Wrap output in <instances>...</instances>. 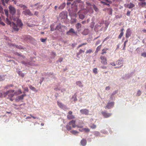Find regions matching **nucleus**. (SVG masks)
Masks as SVG:
<instances>
[{"label": "nucleus", "mask_w": 146, "mask_h": 146, "mask_svg": "<svg viewBox=\"0 0 146 146\" xmlns=\"http://www.w3.org/2000/svg\"><path fill=\"white\" fill-rule=\"evenodd\" d=\"M17 23L18 26L20 27L22 26L23 25L22 23L20 21H17Z\"/></svg>", "instance_id": "nucleus-33"}, {"label": "nucleus", "mask_w": 146, "mask_h": 146, "mask_svg": "<svg viewBox=\"0 0 146 146\" xmlns=\"http://www.w3.org/2000/svg\"><path fill=\"white\" fill-rule=\"evenodd\" d=\"M123 32H121L118 38H121L123 36Z\"/></svg>", "instance_id": "nucleus-48"}, {"label": "nucleus", "mask_w": 146, "mask_h": 146, "mask_svg": "<svg viewBox=\"0 0 146 146\" xmlns=\"http://www.w3.org/2000/svg\"><path fill=\"white\" fill-rule=\"evenodd\" d=\"M20 7L21 8H23V10H25L27 8V7L25 5L21 4L19 5Z\"/></svg>", "instance_id": "nucleus-38"}, {"label": "nucleus", "mask_w": 146, "mask_h": 146, "mask_svg": "<svg viewBox=\"0 0 146 146\" xmlns=\"http://www.w3.org/2000/svg\"><path fill=\"white\" fill-rule=\"evenodd\" d=\"M42 6L43 5H40V2L31 5V7H35V9L37 10L41 9L42 7Z\"/></svg>", "instance_id": "nucleus-3"}, {"label": "nucleus", "mask_w": 146, "mask_h": 146, "mask_svg": "<svg viewBox=\"0 0 146 146\" xmlns=\"http://www.w3.org/2000/svg\"><path fill=\"white\" fill-rule=\"evenodd\" d=\"M9 9L10 14L13 15H14L16 12L15 8L12 6L10 5L9 7Z\"/></svg>", "instance_id": "nucleus-4"}, {"label": "nucleus", "mask_w": 146, "mask_h": 146, "mask_svg": "<svg viewBox=\"0 0 146 146\" xmlns=\"http://www.w3.org/2000/svg\"><path fill=\"white\" fill-rule=\"evenodd\" d=\"M102 114L105 118H108L110 117L111 115V113L106 112L104 111H102Z\"/></svg>", "instance_id": "nucleus-9"}, {"label": "nucleus", "mask_w": 146, "mask_h": 146, "mask_svg": "<svg viewBox=\"0 0 146 146\" xmlns=\"http://www.w3.org/2000/svg\"><path fill=\"white\" fill-rule=\"evenodd\" d=\"M110 88L109 86H107L106 88H105V90H110Z\"/></svg>", "instance_id": "nucleus-61"}, {"label": "nucleus", "mask_w": 146, "mask_h": 146, "mask_svg": "<svg viewBox=\"0 0 146 146\" xmlns=\"http://www.w3.org/2000/svg\"><path fill=\"white\" fill-rule=\"evenodd\" d=\"M63 60V58H59L58 60H57V62H61Z\"/></svg>", "instance_id": "nucleus-45"}, {"label": "nucleus", "mask_w": 146, "mask_h": 146, "mask_svg": "<svg viewBox=\"0 0 146 146\" xmlns=\"http://www.w3.org/2000/svg\"><path fill=\"white\" fill-rule=\"evenodd\" d=\"M92 52V50L91 49H89L87 50L86 53V54H90Z\"/></svg>", "instance_id": "nucleus-44"}, {"label": "nucleus", "mask_w": 146, "mask_h": 146, "mask_svg": "<svg viewBox=\"0 0 146 146\" xmlns=\"http://www.w3.org/2000/svg\"><path fill=\"white\" fill-rule=\"evenodd\" d=\"M59 16L61 19H67V13L66 11H62L60 13Z\"/></svg>", "instance_id": "nucleus-2"}, {"label": "nucleus", "mask_w": 146, "mask_h": 146, "mask_svg": "<svg viewBox=\"0 0 146 146\" xmlns=\"http://www.w3.org/2000/svg\"><path fill=\"white\" fill-rule=\"evenodd\" d=\"M71 33L74 34H75L76 33L74 30L73 28H71L66 33L68 35H71Z\"/></svg>", "instance_id": "nucleus-15"}, {"label": "nucleus", "mask_w": 146, "mask_h": 146, "mask_svg": "<svg viewBox=\"0 0 146 146\" xmlns=\"http://www.w3.org/2000/svg\"><path fill=\"white\" fill-rule=\"evenodd\" d=\"M89 33V30L88 29H85L82 33L83 35H87Z\"/></svg>", "instance_id": "nucleus-16"}, {"label": "nucleus", "mask_w": 146, "mask_h": 146, "mask_svg": "<svg viewBox=\"0 0 146 146\" xmlns=\"http://www.w3.org/2000/svg\"><path fill=\"white\" fill-rule=\"evenodd\" d=\"M79 18L80 19L82 20L84 18L85 16L83 14H80L79 15Z\"/></svg>", "instance_id": "nucleus-32"}, {"label": "nucleus", "mask_w": 146, "mask_h": 146, "mask_svg": "<svg viewBox=\"0 0 146 146\" xmlns=\"http://www.w3.org/2000/svg\"><path fill=\"white\" fill-rule=\"evenodd\" d=\"M67 118L69 119H74V116L73 115H67Z\"/></svg>", "instance_id": "nucleus-26"}, {"label": "nucleus", "mask_w": 146, "mask_h": 146, "mask_svg": "<svg viewBox=\"0 0 146 146\" xmlns=\"http://www.w3.org/2000/svg\"><path fill=\"white\" fill-rule=\"evenodd\" d=\"M131 31L130 29H128L126 30L125 34V37L126 38H128L131 36Z\"/></svg>", "instance_id": "nucleus-12"}, {"label": "nucleus", "mask_w": 146, "mask_h": 146, "mask_svg": "<svg viewBox=\"0 0 146 146\" xmlns=\"http://www.w3.org/2000/svg\"><path fill=\"white\" fill-rule=\"evenodd\" d=\"M5 79L4 77L3 76L0 75V80L2 81L4 80Z\"/></svg>", "instance_id": "nucleus-49"}, {"label": "nucleus", "mask_w": 146, "mask_h": 146, "mask_svg": "<svg viewBox=\"0 0 146 146\" xmlns=\"http://www.w3.org/2000/svg\"><path fill=\"white\" fill-rule=\"evenodd\" d=\"M109 14H111L112 13V10L111 9H109Z\"/></svg>", "instance_id": "nucleus-64"}, {"label": "nucleus", "mask_w": 146, "mask_h": 146, "mask_svg": "<svg viewBox=\"0 0 146 146\" xmlns=\"http://www.w3.org/2000/svg\"><path fill=\"white\" fill-rule=\"evenodd\" d=\"M66 128L68 131L71 130L72 129V128L71 126V125H69L68 123L66 125Z\"/></svg>", "instance_id": "nucleus-24"}, {"label": "nucleus", "mask_w": 146, "mask_h": 146, "mask_svg": "<svg viewBox=\"0 0 146 146\" xmlns=\"http://www.w3.org/2000/svg\"><path fill=\"white\" fill-rule=\"evenodd\" d=\"M128 41V39H126V40H125V41L124 42V44H123V45H124V46H126V43Z\"/></svg>", "instance_id": "nucleus-60"}, {"label": "nucleus", "mask_w": 146, "mask_h": 146, "mask_svg": "<svg viewBox=\"0 0 146 146\" xmlns=\"http://www.w3.org/2000/svg\"><path fill=\"white\" fill-rule=\"evenodd\" d=\"M134 6V5L133 4L131 3H130L129 4H127V5L126 7L127 8L129 9H130L133 7Z\"/></svg>", "instance_id": "nucleus-23"}, {"label": "nucleus", "mask_w": 146, "mask_h": 146, "mask_svg": "<svg viewBox=\"0 0 146 146\" xmlns=\"http://www.w3.org/2000/svg\"><path fill=\"white\" fill-rule=\"evenodd\" d=\"M71 5L72 11L74 12H77L78 11L77 6L74 4H72Z\"/></svg>", "instance_id": "nucleus-13"}, {"label": "nucleus", "mask_w": 146, "mask_h": 146, "mask_svg": "<svg viewBox=\"0 0 146 146\" xmlns=\"http://www.w3.org/2000/svg\"><path fill=\"white\" fill-rule=\"evenodd\" d=\"M17 92H18V93L17 94H19L22 93V92H21V89H19L18 90V91Z\"/></svg>", "instance_id": "nucleus-54"}, {"label": "nucleus", "mask_w": 146, "mask_h": 146, "mask_svg": "<svg viewBox=\"0 0 146 146\" xmlns=\"http://www.w3.org/2000/svg\"><path fill=\"white\" fill-rule=\"evenodd\" d=\"M9 95H8V96L11 97H13L14 95V94L13 93H9Z\"/></svg>", "instance_id": "nucleus-56"}, {"label": "nucleus", "mask_w": 146, "mask_h": 146, "mask_svg": "<svg viewBox=\"0 0 146 146\" xmlns=\"http://www.w3.org/2000/svg\"><path fill=\"white\" fill-rule=\"evenodd\" d=\"M76 28L77 30H79L82 27V25L80 23H78L75 25Z\"/></svg>", "instance_id": "nucleus-22"}, {"label": "nucleus", "mask_w": 146, "mask_h": 146, "mask_svg": "<svg viewBox=\"0 0 146 146\" xmlns=\"http://www.w3.org/2000/svg\"><path fill=\"white\" fill-rule=\"evenodd\" d=\"M15 91L13 90H10L9 91H8L6 92H4V96L5 97H6L7 95H9V93H13Z\"/></svg>", "instance_id": "nucleus-14"}, {"label": "nucleus", "mask_w": 146, "mask_h": 146, "mask_svg": "<svg viewBox=\"0 0 146 146\" xmlns=\"http://www.w3.org/2000/svg\"><path fill=\"white\" fill-rule=\"evenodd\" d=\"M84 52V50H82V49H80L79 50L78 52L76 54L77 57L79 58V56L82 53H83Z\"/></svg>", "instance_id": "nucleus-19"}, {"label": "nucleus", "mask_w": 146, "mask_h": 146, "mask_svg": "<svg viewBox=\"0 0 146 146\" xmlns=\"http://www.w3.org/2000/svg\"><path fill=\"white\" fill-rule=\"evenodd\" d=\"M77 20L75 19H72L71 20V22L72 23H76Z\"/></svg>", "instance_id": "nucleus-41"}, {"label": "nucleus", "mask_w": 146, "mask_h": 146, "mask_svg": "<svg viewBox=\"0 0 146 146\" xmlns=\"http://www.w3.org/2000/svg\"><path fill=\"white\" fill-rule=\"evenodd\" d=\"M130 13H131L130 11H127V13H126L127 15V16H129L130 15Z\"/></svg>", "instance_id": "nucleus-59"}, {"label": "nucleus", "mask_w": 146, "mask_h": 146, "mask_svg": "<svg viewBox=\"0 0 146 146\" xmlns=\"http://www.w3.org/2000/svg\"><path fill=\"white\" fill-rule=\"evenodd\" d=\"M100 3H101L103 4L104 5H105V4H106L107 3L105 1H101Z\"/></svg>", "instance_id": "nucleus-62"}, {"label": "nucleus", "mask_w": 146, "mask_h": 146, "mask_svg": "<svg viewBox=\"0 0 146 146\" xmlns=\"http://www.w3.org/2000/svg\"><path fill=\"white\" fill-rule=\"evenodd\" d=\"M141 94V92L140 90H139L137 93V96H139Z\"/></svg>", "instance_id": "nucleus-51"}, {"label": "nucleus", "mask_w": 146, "mask_h": 146, "mask_svg": "<svg viewBox=\"0 0 146 146\" xmlns=\"http://www.w3.org/2000/svg\"><path fill=\"white\" fill-rule=\"evenodd\" d=\"M105 1L106 2V3H112V2L111 1L108 0H105Z\"/></svg>", "instance_id": "nucleus-58"}, {"label": "nucleus", "mask_w": 146, "mask_h": 146, "mask_svg": "<svg viewBox=\"0 0 146 146\" xmlns=\"http://www.w3.org/2000/svg\"><path fill=\"white\" fill-rule=\"evenodd\" d=\"M23 13L25 15H28L29 16H32L33 14L29 9H26L23 12Z\"/></svg>", "instance_id": "nucleus-11"}, {"label": "nucleus", "mask_w": 146, "mask_h": 146, "mask_svg": "<svg viewBox=\"0 0 146 146\" xmlns=\"http://www.w3.org/2000/svg\"><path fill=\"white\" fill-rule=\"evenodd\" d=\"M0 13H3V9L2 6L0 5Z\"/></svg>", "instance_id": "nucleus-47"}, {"label": "nucleus", "mask_w": 146, "mask_h": 146, "mask_svg": "<svg viewBox=\"0 0 146 146\" xmlns=\"http://www.w3.org/2000/svg\"><path fill=\"white\" fill-rule=\"evenodd\" d=\"M38 12L37 11H35V12L34 15H36L38 16Z\"/></svg>", "instance_id": "nucleus-63"}, {"label": "nucleus", "mask_w": 146, "mask_h": 146, "mask_svg": "<svg viewBox=\"0 0 146 146\" xmlns=\"http://www.w3.org/2000/svg\"><path fill=\"white\" fill-rule=\"evenodd\" d=\"M46 38L44 39V38H41L40 40L42 42H44L46 40Z\"/></svg>", "instance_id": "nucleus-57"}, {"label": "nucleus", "mask_w": 146, "mask_h": 146, "mask_svg": "<svg viewBox=\"0 0 146 146\" xmlns=\"http://www.w3.org/2000/svg\"><path fill=\"white\" fill-rule=\"evenodd\" d=\"M5 22L8 25H11V22L7 18L6 19Z\"/></svg>", "instance_id": "nucleus-35"}, {"label": "nucleus", "mask_w": 146, "mask_h": 146, "mask_svg": "<svg viewBox=\"0 0 146 146\" xmlns=\"http://www.w3.org/2000/svg\"><path fill=\"white\" fill-rule=\"evenodd\" d=\"M108 49V48L103 49L102 50V52L101 54L102 55H103L104 54L106 53V51Z\"/></svg>", "instance_id": "nucleus-31"}, {"label": "nucleus", "mask_w": 146, "mask_h": 146, "mask_svg": "<svg viewBox=\"0 0 146 146\" xmlns=\"http://www.w3.org/2000/svg\"><path fill=\"white\" fill-rule=\"evenodd\" d=\"M50 31H53L56 30L55 28L54 27V25H51L50 26Z\"/></svg>", "instance_id": "nucleus-34"}, {"label": "nucleus", "mask_w": 146, "mask_h": 146, "mask_svg": "<svg viewBox=\"0 0 146 146\" xmlns=\"http://www.w3.org/2000/svg\"><path fill=\"white\" fill-rule=\"evenodd\" d=\"M101 42V40H98L96 43L95 45H97L98 44L100 43Z\"/></svg>", "instance_id": "nucleus-55"}, {"label": "nucleus", "mask_w": 146, "mask_h": 146, "mask_svg": "<svg viewBox=\"0 0 146 146\" xmlns=\"http://www.w3.org/2000/svg\"><path fill=\"white\" fill-rule=\"evenodd\" d=\"M82 130L87 132H89L90 131V129L88 128H83L82 129Z\"/></svg>", "instance_id": "nucleus-36"}, {"label": "nucleus", "mask_w": 146, "mask_h": 146, "mask_svg": "<svg viewBox=\"0 0 146 146\" xmlns=\"http://www.w3.org/2000/svg\"><path fill=\"white\" fill-rule=\"evenodd\" d=\"M93 72L94 73L96 74L98 73L97 69L96 68H94L93 69Z\"/></svg>", "instance_id": "nucleus-40"}, {"label": "nucleus", "mask_w": 146, "mask_h": 146, "mask_svg": "<svg viewBox=\"0 0 146 146\" xmlns=\"http://www.w3.org/2000/svg\"><path fill=\"white\" fill-rule=\"evenodd\" d=\"M101 45H100V46H98L96 48V50L95 51V53H97L100 50L101 48Z\"/></svg>", "instance_id": "nucleus-29"}, {"label": "nucleus", "mask_w": 146, "mask_h": 146, "mask_svg": "<svg viewBox=\"0 0 146 146\" xmlns=\"http://www.w3.org/2000/svg\"><path fill=\"white\" fill-rule=\"evenodd\" d=\"M57 105L60 108H63L64 107V105L61 102L58 101L57 102Z\"/></svg>", "instance_id": "nucleus-25"}, {"label": "nucleus", "mask_w": 146, "mask_h": 146, "mask_svg": "<svg viewBox=\"0 0 146 146\" xmlns=\"http://www.w3.org/2000/svg\"><path fill=\"white\" fill-rule=\"evenodd\" d=\"M93 8L94 10H95L97 12L98 11V9L95 5H94Z\"/></svg>", "instance_id": "nucleus-46"}, {"label": "nucleus", "mask_w": 146, "mask_h": 146, "mask_svg": "<svg viewBox=\"0 0 146 146\" xmlns=\"http://www.w3.org/2000/svg\"><path fill=\"white\" fill-rule=\"evenodd\" d=\"M12 28L13 29L14 31H18L19 30V29L18 28L17 25L13 22L11 23V25Z\"/></svg>", "instance_id": "nucleus-5"}, {"label": "nucleus", "mask_w": 146, "mask_h": 146, "mask_svg": "<svg viewBox=\"0 0 146 146\" xmlns=\"http://www.w3.org/2000/svg\"><path fill=\"white\" fill-rule=\"evenodd\" d=\"M26 94H22L20 96H19L17 97V98L19 100H22L23 99L24 97L26 96Z\"/></svg>", "instance_id": "nucleus-21"}, {"label": "nucleus", "mask_w": 146, "mask_h": 146, "mask_svg": "<svg viewBox=\"0 0 146 146\" xmlns=\"http://www.w3.org/2000/svg\"><path fill=\"white\" fill-rule=\"evenodd\" d=\"M89 127L90 128H91L93 129H94L96 128V125L94 124H91V125H90L89 126Z\"/></svg>", "instance_id": "nucleus-27"}, {"label": "nucleus", "mask_w": 146, "mask_h": 146, "mask_svg": "<svg viewBox=\"0 0 146 146\" xmlns=\"http://www.w3.org/2000/svg\"><path fill=\"white\" fill-rule=\"evenodd\" d=\"M80 143L81 145L83 146H85L87 143L86 140L84 139H82L80 141Z\"/></svg>", "instance_id": "nucleus-17"}, {"label": "nucleus", "mask_w": 146, "mask_h": 146, "mask_svg": "<svg viewBox=\"0 0 146 146\" xmlns=\"http://www.w3.org/2000/svg\"><path fill=\"white\" fill-rule=\"evenodd\" d=\"M141 56L144 57H146V52L142 53L141 54Z\"/></svg>", "instance_id": "nucleus-50"}, {"label": "nucleus", "mask_w": 146, "mask_h": 146, "mask_svg": "<svg viewBox=\"0 0 146 146\" xmlns=\"http://www.w3.org/2000/svg\"><path fill=\"white\" fill-rule=\"evenodd\" d=\"M4 11L5 14L6 15L7 17H8V16L9 15V12H8V10L7 9H5Z\"/></svg>", "instance_id": "nucleus-39"}, {"label": "nucleus", "mask_w": 146, "mask_h": 146, "mask_svg": "<svg viewBox=\"0 0 146 146\" xmlns=\"http://www.w3.org/2000/svg\"><path fill=\"white\" fill-rule=\"evenodd\" d=\"M21 62L23 64L26 66L28 64V63L26 62L25 61H23Z\"/></svg>", "instance_id": "nucleus-52"}, {"label": "nucleus", "mask_w": 146, "mask_h": 146, "mask_svg": "<svg viewBox=\"0 0 146 146\" xmlns=\"http://www.w3.org/2000/svg\"><path fill=\"white\" fill-rule=\"evenodd\" d=\"M100 59L101 60V62L104 65H106L107 64V60L105 56H101Z\"/></svg>", "instance_id": "nucleus-6"}, {"label": "nucleus", "mask_w": 146, "mask_h": 146, "mask_svg": "<svg viewBox=\"0 0 146 146\" xmlns=\"http://www.w3.org/2000/svg\"><path fill=\"white\" fill-rule=\"evenodd\" d=\"M71 99L73 100L74 102H75L77 101V98H76V95H75L72 96Z\"/></svg>", "instance_id": "nucleus-30"}, {"label": "nucleus", "mask_w": 146, "mask_h": 146, "mask_svg": "<svg viewBox=\"0 0 146 146\" xmlns=\"http://www.w3.org/2000/svg\"><path fill=\"white\" fill-rule=\"evenodd\" d=\"M76 121L75 120H72L69 122L68 124L69 125H72V127L75 128L77 127L78 128H82L83 127V126L82 125H76Z\"/></svg>", "instance_id": "nucleus-1"}, {"label": "nucleus", "mask_w": 146, "mask_h": 146, "mask_svg": "<svg viewBox=\"0 0 146 146\" xmlns=\"http://www.w3.org/2000/svg\"><path fill=\"white\" fill-rule=\"evenodd\" d=\"M29 87L30 89L33 91H36V92L37 91V90H36V89L35 87L31 85H30L29 86Z\"/></svg>", "instance_id": "nucleus-28"}, {"label": "nucleus", "mask_w": 146, "mask_h": 146, "mask_svg": "<svg viewBox=\"0 0 146 146\" xmlns=\"http://www.w3.org/2000/svg\"><path fill=\"white\" fill-rule=\"evenodd\" d=\"M138 0L141 2L138 3V5L139 6L143 7L146 5V2H145V0Z\"/></svg>", "instance_id": "nucleus-7"}, {"label": "nucleus", "mask_w": 146, "mask_h": 146, "mask_svg": "<svg viewBox=\"0 0 146 146\" xmlns=\"http://www.w3.org/2000/svg\"><path fill=\"white\" fill-rule=\"evenodd\" d=\"M66 3H63L61 4L58 7V9L60 10L63 9L66 6Z\"/></svg>", "instance_id": "nucleus-18"}, {"label": "nucleus", "mask_w": 146, "mask_h": 146, "mask_svg": "<svg viewBox=\"0 0 146 146\" xmlns=\"http://www.w3.org/2000/svg\"><path fill=\"white\" fill-rule=\"evenodd\" d=\"M70 132L73 134L75 135L78 133V132L76 130H72L70 131Z\"/></svg>", "instance_id": "nucleus-37"}, {"label": "nucleus", "mask_w": 146, "mask_h": 146, "mask_svg": "<svg viewBox=\"0 0 146 146\" xmlns=\"http://www.w3.org/2000/svg\"><path fill=\"white\" fill-rule=\"evenodd\" d=\"M61 27L60 25H57L56 27V30L60 31V29H61Z\"/></svg>", "instance_id": "nucleus-42"}, {"label": "nucleus", "mask_w": 146, "mask_h": 146, "mask_svg": "<svg viewBox=\"0 0 146 146\" xmlns=\"http://www.w3.org/2000/svg\"><path fill=\"white\" fill-rule=\"evenodd\" d=\"M24 90V91L23 92V93H25V92H29V89L28 87H25L23 88Z\"/></svg>", "instance_id": "nucleus-43"}, {"label": "nucleus", "mask_w": 146, "mask_h": 146, "mask_svg": "<svg viewBox=\"0 0 146 146\" xmlns=\"http://www.w3.org/2000/svg\"><path fill=\"white\" fill-rule=\"evenodd\" d=\"M76 84L77 86H78L81 88H82L83 87V85L80 81H76Z\"/></svg>", "instance_id": "nucleus-20"}, {"label": "nucleus", "mask_w": 146, "mask_h": 146, "mask_svg": "<svg viewBox=\"0 0 146 146\" xmlns=\"http://www.w3.org/2000/svg\"><path fill=\"white\" fill-rule=\"evenodd\" d=\"M114 104V102H109L108 103L107 106L105 107V108H107L108 109H110L113 108Z\"/></svg>", "instance_id": "nucleus-8"}, {"label": "nucleus", "mask_w": 146, "mask_h": 146, "mask_svg": "<svg viewBox=\"0 0 146 146\" xmlns=\"http://www.w3.org/2000/svg\"><path fill=\"white\" fill-rule=\"evenodd\" d=\"M80 112L82 114L87 115L88 114L89 111L88 110L85 109L81 110Z\"/></svg>", "instance_id": "nucleus-10"}, {"label": "nucleus", "mask_w": 146, "mask_h": 146, "mask_svg": "<svg viewBox=\"0 0 146 146\" xmlns=\"http://www.w3.org/2000/svg\"><path fill=\"white\" fill-rule=\"evenodd\" d=\"M19 75L22 77H23L24 76V74L23 73H22V72H19Z\"/></svg>", "instance_id": "nucleus-53"}]
</instances>
